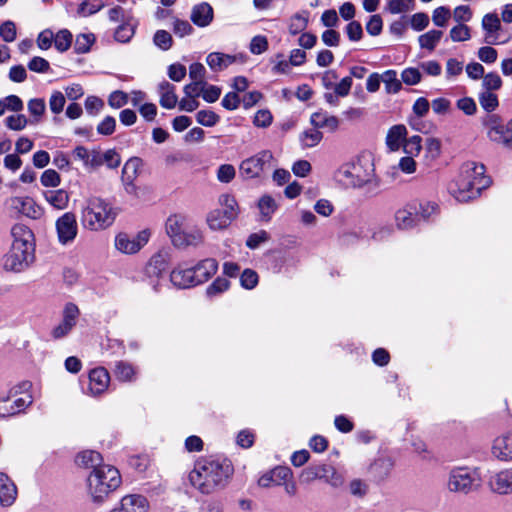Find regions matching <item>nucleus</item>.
<instances>
[{"instance_id":"b1692460","label":"nucleus","mask_w":512,"mask_h":512,"mask_svg":"<svg viewBox=\"0 0 512 512\" xmlns=\"http://www.w3.org/2000/svg\"><path fill=\"white\" fill-rule=\"evenodd\" d=\"M191 268L194 272L196 283L199 285L208 281L217 272L218 263L213 258H207Z\"/></svg>"},{"instance_id":"4468645a","label":"nucleus","mask_w":512,"mask_h":512,"mask_svg":"<svg viewBox=\"0 0 512 512\" xmlns=\"http://www.w3.org/2000/svg\"><path fill=\"white\" fill-rule=\"evenodd\" d=\"M57 238L60 244L69 245L77 237L78 224L73 212H65L55 222Z\"/></svg>"},{"instance_id":"680f3d73","label":"nucleus","mask_w":512,"mask_h":512,"mask_svg":"<svg viewBox=\"0 0 512 512\" xmlns=\"http://www.w3.org/2000/svg\"><path fill=\"white\" fill-rule=\"evenodd\" d=\"M103 7H104V4L102 2L90 3L88 1H83L79 5V7L77 9V13L81 17H87V16L97 13Z\"/></svg>"},{"instance_id":"6e6d98bb","label":"nucleus","mask_w":512,"mask_h":512,"mask_svg":"<svg viewBox=\"0 0 512 512\" xmlns=\"http://www.w3.org/2000/svg\"><path fill=\"white\" fill-rule=\"evenodd\" d=\"M450 38L454 42H463L471 38L470 28L465 24H458L450 30Z\"/></svg>"},{"instance_id":"de8ad7c7","label":"nucleus","mask_w":512,"mask_h":512,"mask_svg":"<svg viewBox=\"0 0 512 512\" xmlns=\"http://www.w3.org/2000/svg\"><path fill=\"white\" fill-rule=\"evenodd\" d=\"M230 286V282L222 277H217L206 289L208 297L217 296L225 292Z\"/></svg>"},{"instance_id":"49530a36","label":"nucleus","mask_w":512,"mask_h":512,"mask_svg":"<svg viewBox=\"0 0 512 512\" xmlns=\"http://www.w3.org/2000/svg\"><path fill=\"white\" fill-rule=\"evenodd\" d=\"M502 86L501 77L495 73L490 72L482 77V87L484 91H496L499 90Z\"/></svg>"},{"instance_id":"a211bd4d","label":"nucleus","mask_w":512,"mask_h":512,"mask_svg":"<svg viewBox=\"0 0 512 512\" xmlns=\"http://www.w3.org/2000/svg\"><path fill=\"white\" fill-rule=\"evenodd\" d=\"M290 478H292V471L290 468L284 466H277L274 469L263 474L258 479V485L263 488L280 486Z\"/></svg>"},{"instance_id":"ea45409f","label":"nucleus","mask_w":512,"mask_h":512,"mask_svg":"<svg viewBox=\"0 0 512 512\" xmlns=\"http://www.w3.org/2000/svg\"><path fill=\"white\" fill-rule=\"evenodd\" d=\"M96 38L93 33H81L76 36L74 49L78 54L89 52L91 46L94 44Z\"/></svg>"},{"instance_id":"f257e3e1","label":"nucleus","mask_w":512,"mask_h":512,"mask_svg":"<svg viewBox=\"0 0 512 512\" xmlns=\"http://www.w3.org/2000/svg\"><path fill=\"white\" fill-rule=\"evenodd\" d=\"M232 471L233 469L227 461L200 458L195 462L188 478L190 484L197 491L209 495L226 485Z\"/></svg>"},{"instance_id":"393cba45","label":"nucleus","mask_w":512,"mask_h":512,"mask_svg":"<svg viewBox=\"0 0 512 512\" xmlns=\"http://www.w3.org/2000/svg\"><path fill=\"white\" fill-rule=\"evenodd\" d=\"M17 497L14 482L3 472H0V505L11 506Z\"/></svg>"},{"instance_id":"6ab92c4d","label":"nucleus","mask_w":512,"mask_h":512,"mask_svg":"<svg viewBox=\"0 0 512 512\" xmlns=\"http://www.w3.org/2000/svg\"><path fill=\"white\" fill-rule=\"evenodd\" d=\"M491 490L499 495L512 494V468L503 469L489 479Z\"/></svg>"},{"instance_id":"4d7b16f0","label":"nucleus","mask_w":512,"mask_h":512,"mask_svg":"<svg viewBox=\"0 0 512 512\" xmlns=\"http://www.w3.org/2000/svg\"><path fill=\"white\" fill-rule=\"evenodd\" d=\"M134 35V27L128 23L121 24L117 27L114 33L116 41L121 43H127Z\"/></svg>"},{"instance_id":"c85d7f7f","label":"nucleus","mask_w":512,"mask_h":512,"mask_svg":"<svg viewBox=\"0 0 512 512\" xmlns=\"http://www.w3.org/2000/svg\"><path fill=\"white\" fill-rule=\"evenodd\" d=\"M407 135V129L404 125H394L388 131L386 137V144L391 151H397L403 146L405 137Z\"/></svg>"},{"instance_id":"09e8293b","label":"nucleus","mask_w":512,"mask_h":512,"mask_svg":"<svg viewBox=\"0 0 512 512\" xmlns=\"http://www.w3.org/2000/svg\"><path fill=\"white\" fill-rule=\"evenodd\" d=\"M258 207L262 217L265 220H269L271 215L276 210V203L272 197L265 195L260 198Z\"/></svg>"},{"instance_id":"dca6fc26","label":"nucleus","mask_w":512,"mask_h":512,"mask_svg":"<svg viewBox=\"0 0 512 512\" xmlns=\"http://www.w3.org/2000/svg\"><path fill=\"white\" fill-rule=\"evenodd\" d=\"M171 259L170 250L162 248L157 251L149 260L146 265V274L149 277H159L168 268Z\"/></svg>"},{"instance_id":"69168bd1","label":"nucleus","mask_w":512,"mask_h":512,"mask_svg":"<svg viewBox=\"0 0 512 512\" xmlns=\"http://www.w3.org/2000/svg\"><path fill=\"white\" fill-rule=\"evenodd\" d=\"M456 106L459 110L468 116L474 115L477 111L476 102L471 97H463L458 99Z\"/></svg>"},{"instance_id":"7c9ffc66","label":"nucleus","mask_w":512,"mask_h":512,"mask_svg":"<svg viewBox=\"0 0 512 512\" xmlns=\"http://www.w3.org/2000/svg\"><path fill=\"white\" fill-rule=\"evenodd\" d=\"M102 456L99 452L94 450H85L80 452L76 457V463L84 468H91L95 470L100 466H104L102 463Z\"/></svg>"},{"instance_id":"c9c22d12","label":"nucleus","mask_w":512,"mask_h":512,"mask_svg":"<svg viewBox=\"0 0 512 512\" xmlns=\"http://www.w3.org/2000/svg\"><path fill=\"white\" fill-rule=\"evenodd\" d=\"M308 11H302L300 13L294 14L289 21V32L292 35H297L298 33L304 31L308 25Z\"/></svg>"},{"instance_id":"423d86ee","label":"nucleus","mask_w":512,"mask_h":512,"mask_svg":"<svg viewBox=\"0 0 512 512\" xmlns=\"http://www.w3.org/2000/svg\"><path fill=\"white\" fill-rule=\"evenodd\" d=\"M337 178L347 187L362 188L369 186L376 189L379 186L373 163L370 159L364 157L342 165L337 171Z\"/></svg>"},{"instance_id":"e2e57ef3","label":"nucleus","mask_w":512,"mask_h":512,"mask_svg":"<svg viewBox=\"0 0 512 512\" xmlns=\"http://www.w3.org/2000/svg\"><path fill=\"white\" fill-rule=\"evenodd\" d=\"M128 100L129 97L127 93L116 90L109 95L108 104L110 107L118 109L125 106L128 103Z\"/></svg>"},{"instance_id":"f8f14e48","label":"nucleus","mask_w":512,"mask_h":512,"mask_svg":"<svg viewBox=\"0 0 512 512\" xmlns=\"http://www.w3.org/2000/svg\"><path fill=\"white\" fill-rule=\"evenodd\" d=\"M150 236V231L146 229L134 236H130L127 233H119L115 237V247L123 254H135L148 243Z\"/></svg>"},{"instance_id":"f3484780","label":"nucleus","mask_w":512,"mask_h":512,"mask_svg":"<svg viewBox=\"0 0 512 512\" xmlns=\"http://www.w3.org/2000/svg\"><path fill=\"white\" fill-rule=\"evenodd\" d=\"M481 27L484 31V42L487 44H498L499 31L502 29L501 19L497 13H487L483 16Z\"/></svg>"},{"instance_id":"0eeeda50","label":"nucleus","mask_w":512,"mask_h":512,"mask_svg":"<svg viewBox=\"0 0 512 512\" xmlns=\"http://www.w3.org/2000/svg\"><path fill=\"white\" fill-rule=\"evenodd\" d=\"M480 486V477L476 469L466 466L454 467L449 471L446 487L448 491L468 495Z\"/></svg>"},{"instance_id":"9d476101","label":"nucleus","mask_w":512,"mask_h":512,"mask_svg":"<svg viewBox=\"0 0 512 512\" xmlns=\"http://www.w3.org/2000/svg\"><path fill=\"white\" fill-rule=\"evenodd\" d=\"M272 160V152L269 150H262L256 155L241 162L239 167L240 174L245 179L260 177L267 168H270Z\"/></svg>"},{"instance_id":"39448f33","label":"nucleus","mask_w":512,"mask_h":512,"mask_svg":"<svg viewBox=\"0 0 512 512\" xmlns=\"http://www.w3.org/2000/svg\"><path fill=\"white\" fill-rule=\"evenodd\" d=\"M121 484L117 468L105 464L92 470L87 478V491L95 503H102Z\"/></svg>"},{"instance_id":"37998d69","label":"nucleus","mask_w":512,"mask_h":512,"mask_svg":"<svg viewBox=\"0 0 512 512\" xmlns=\"http://www.w3.org/2000/svg\"><path fill=\"white\" fill-rule=\"evenodd\" d=\"M478 100L480 106L491 114L499 105L498 97L495 93L490 91H482L479 93Z\"/></svg>"},{"instance_id":"412c9836","label":"nucleus","mask_w":512,"mask_h":512,"mask_svg":"<svg viewBox=\"0 0 512 512\" xmlns=\"http://www.w3.org/2000/svg\"><path fill=\"white\" fill-rule=\"evenodd\" d=\"M492 455L500 461H512V435L504 433L493 440Z\"/></svg>"},{"instance_id":"aec40b11","label":"nucleus","mask_w":512,"mask_h":512,"mask_svg":"<svg viewBox=\"0 0 512 512\" xmlns=\"http://www.w3.org/2000/svg\"><path fill=\"white\" fill-rule=\"evenodd\" d=\"M110 382L108 371L103 368H95L89 373L88 391L93 396H98L105 392Z\"/></svg>"},{"instance_id":"2f4dec72","label":"nucleus","mask_w":512,"mask_h":512,"mask_svg":"<svg viewBox=\"0 0 512 512\" xmlns=\"http://www.w3.org/2000/svg\"><path fill=\"white\" fill-rule=\"evenodd\" d=\"M185 222L186 217L180 214L171 215L166 220V232L171 238L173 244L175 243V239H178L184 231Z\"/></svg>"},{"instance_id":"052dcab7","label":"nucleus","mask_w":512,"mask_h":512,"mask_svg":"<svg viewBox=\"0 0 512 512\" xmlns=\"http://www.w3.org/2000/svg\"><path fill=\"white\" fill-rule=\"evenodd\" d=\"M422 75L418 68L409 67L402 71L401 79L406 85H416L421 81Z\"/></svg>"},{"instance_id":"774afa93","label":"nucleus","mask_w":512,"mask_h":512,"mask_svg":"<svg viewBox=\"0 0 512 512\" xmlns=\"http://www.w3.org/2000/svg\"><path fill=\"white\" fill-rule=\"evenodd\" d=\"M27 118L22 114L10 115L6 118V126L14 131H20L26 127Z\"/></svg>"},{"instance_id":"bb28decb","label":"nucleus","mask_w":512,"mask_h":512,"mask_svg":"<svg viewBox=\"0 0 512 512\" xmlns=\"http://www.w3.org/2000/svg\"><path fill=\"white\" fill-rule=\"evenodd\" d=\"M42 195L46 202L57 210H64L69 205L70 196L64 189L47 190Z\"/></svg>"},{"instance_id":"f704fd0d","label":"nucleus","mask_w":512,"mask_h":512,"mask_svg":"<svg viewBox=\"0 0 512 512\" xmlns=\"http://www.w3.org/2000/svg\"><path fill=\"white\" fill-rule=\"evenodd\" d=\"M114 375L121 382H132L137 377L136 368L129 362L118 361L115 363Z\"/></svg>"},{"instance_id":"cd10ccee","label":"nucleus","mask_w":512,"mask_h":512,"mask_svg":"<svg viewBox=\"0 0 512 512\" xmlns=\"http://www.w3.org/2000/svg\"><path fill=\"white\" fill-rule=\"evenodd\" d=\"M158 92L160 95V105L166 109H173L177 102L178 97L175 93V86L168 81H162L158 85Z\"/></svg>"},{"instance_id":"7ed1b4c3","label":"nucleus","mask_w":512,"mask_h":512,"mask_svg":"<svg viewBox=\"0 0 512 512\" xmlns=\"http://www.w3.org/2000/svg\"><path fill=\"white\" fill-rule=\"evenodd\" d=\"M489 182L483 164L467 162L462 165L457 178L450 183L449 192L457 201L467 202L478 197Z\"/></svg>"},{"instance_id":"13d9d810","label":"nucleus","mask_w":512,"mask_h":512,"mask_svg":"<svg viewBox=\"0 0 512 512\" xmlns=\"http://www.w3.org/2000/svg\"><path fill=\"white\" fill-rule=\"evenodd\" d=\"M273 116L268 109L258 110L253 118V124L259 128H267L271 125Z\"/></svg>"},{"instance_id":"8fccbe9b","label":"nucleus","mask_w":512,"mask_h":512,"mask_svg":"<svg viewBox=\"0 0 512 512\" xmlns=\"http://www.w3.org/2000/svg\"><path fill=\"white\" fill-rule=\"evenodd\" d=\"M219 119V116L212 110H200L196 114L197 122L206 127L215 126Z\"/></svg>"},{"instance_id":"ddd939ff","label":"nucleus","mask_w":512,"mask_h":512,"mask_svg":"<svg viewBox=\"0 0 512 512\" xmlns=\"http://www.w3.org/2000/svg\"><path fill=\"white\" fill-rule=\"evenodd\" d=\"M80 316V310L74 303L65 304L62 311V319L58 325L51 330V337L59 340L68 336L76 326Z\"/></svg>"},{"instance_id":"1a4fd4ad","label":"nucleus","mask_w":512,"mask_h":512,"mask_svg":"<svg viewBox=\"0 0 512 512\" xmlns=\"http://www.w3.org/2000/svg\"><path fill=\"white\" fill-rule=\"evenodd\" d=\"M222 208L212 210L207 215V224L212 230H222L237 216V202L234 197L224 194L219 198Z\"/></svg>"},{"instance_id":"a19ab883","label":"nucleus","mask_w":512,"mask_h":512,"mask_svg":"<svg viewBox=\"0 0 512 512\" xmlns=\"http://www.w3.org/2000/svg\"><path fill=\"white\" fill-rule=\"evenodd\" d=\"M322 133L316 128L313 127L311 129L305 130L300 135V141L303 147L312 148L319 144L322 140Z\"/></svg>"},{"instance_id":"a878e982","label":"nucleus","mask_w":512,"mask_h":512,"mask_svg":"<svg viewBox=\"0 0 512 512\" xmlns=\"http://www.w3.org/2000/svg\"><path fill=\"white\" fill-rule=\"evenodd\" d=\"M170 279L179 288H190L197 285L192 268H175L170 274Z\"/></svg>"},{"instance_id":"bf43d9fd","label":"nucleus","mask_w":512,"mask_h":512,"mask_svg":"<svg viewBox=\"0 0 512 512\" xmlns=\"http://www.w3.org/2000/svg\"><path fill=\"white\" fill-rule=\"evenodd\" d=\"M65 102V95L60 91H54L49 99V108L54 114H59L63 111Z\"/></svg>"},{"instance_id":"72a5a7b5","label":"nucleus","mask_w":512,"mask_h":512,"mask_svg":"<svg viewBox=\"0 0 512 512\" xmlns=\"http://www.w3.org/2000/svg\"><path fill=\"white\" fill-rule=\"evenodd\" d=\"M311 123L314 127L327 128L330 131H336L339 126V120L336 116L328 115L326 112H315L311 115Z\"/></svg>"},{"instance_id":"473e14b6","label":"nucleus","mask_w":512,"mask_h":512,"mask_svg":"<svg viewBox=\"0 0 512 512\" xmlns=\"http://www.w3.org/2000/svg\"><path fill=\"white\" fill-rule=\"evenodd\" d=\"M203 239V233L199 229H192L190 231L184 229L181 236L175 239L174 246L178 248L198 246L203 243Z\"/></svg>"},{"instance_id":"9b49d317","label":"nucleus","mask_w":512,"mask_h":512,"mask_svg":"<svg viewBox=\"0 0 512 512\" xmlns=\"http://www.w3.org/2000/svg\"><path fill=\"white\" fill-rule=\"evenodd\" d=\"M32 404V396L16 397L11 391L0 393V418L19 414Z\"/></svg>"},{"instance_id":"c03bdc74","label":"nucleus","mask_w":512,"mask_h":512,"mask_svg":"<svg viewBox=\"0 0 512 512\" xmlns=\"http://www.w3.org/2000/svg\"><path fill=\"white\" fill-rule=\"evenodd\" d=\"M392 466L393 464L389 459H379L371 465L370 471L377 478L383 479L386 476H388L392 469Z\"/></svg>"},{"instance_id":"5fc2aeb1","label":"nucleus","mask_w":512,"mask_h":512,"mask_svg":"<svg viewBox=\"0 0 512 512\" xmlns=\"http://www.w3.org/2000/svg\"><path fill=\"white\" fill-rule=\"evenodd\" d=\"M450 17L451 12L449 8L440 6L433 11L432 21L437 27H445Z\"/></svg>"},{"instance_id":"6e6552de","label":"nucleus","mask_w":512,"mask_h":512,"mask_svg":"<svg viewBox=\"0 0 512 512\" xmlns=\"http://www.w3.org/2000/svg\"><path fill=\"white\" fill-rule=\"evenodd\" d=\"M482 124L490 141L512 149V119L505 125L500 115L487 114Z\"/></svg>"},{"instance_id":"c756f323","label":"nucleus","mask_w":512,"mask_h":512,"mask_svg":"<svg viewBox=\"0 0 512 512\" xmlns=\"http://www.w3.org/2000/svg\"><path fill=\"white\" fill-rule=\"evenodd\" d=\"M235 56L220 52H211L206 58V62L211 70L222 71L235 62Z\"/></svg>"},{"instance_id":"864d4df0","label":"nucleus","mask_w":512,"mask_h":512,"mask_svg":"<svg viewBox=\"0 0 512 512\" xmlns=\"http://www.w3.org/2000/svg\"><path fill=\"white\" fill-rule=\"evenodd\" d=\"M154 44L160 49L166 51L173 44L172 36L165 30H157L153 37Z\"/></svg>"},{"instance_id":"4be33fe9","label":"nucleus","mask_w":512,"mask_h":512,"mask_svg":"<svg viewBox=\"0 0 512 512\" xmlns=\"http://www.w3.org/2000/svg\"><path fill=\"white\" fill-rule=\"evenodd\" d=\"M149 504L147 499L141 495H127L121 499L119 507L111 512H147Z\"/></svg>"},{"instance_id":"4c0bfd02","label":"nucleus","mask_w":512,"mask_h":512,"mask_svg":"<svg viewBox=\"0 0 512 512\" xmlns=\"http://www.w3.org/2000/svg\"><path fill=\"white\" fill-rule=\"evenodd\" d=\"M73 35L68 29H61L54 34V46L60 53L66 52L72 44Z\"/></svg>"},{"instance_id":"58836bf2","label":"nucleus","mask_w":512,"mask_h":512,"mask_svg":"<svg viewBox=\"0 0 512 512\" xmlns=\"http://www.w3.org/2000/svg\"><path fill=\"white\" fill-rule=\"evenodd\" d=\"M382 81L385 84L387 93L396 94L400 91L402 84L397 78V72L395 70H387L381 75Z\"/></svg>"},{"instance_id":"a18cd8bd","label":"nucleus","mask_w":512,"mask_h":512,"mask_svg":"<svg viewBox=\"0 0 512 512\" xmlns=\"http://www.w3.org/2000/svg\"><path fill=\"white\" fill-rule=\"evenodd\" d=\"M0 37L4 42L11 43L17 38V29L13 21H4L0 26Z\"/></svg>"},{"instance_id":"e433bc0d","label":"nucleus","mask_w":512,"mask_h":512,"mask_svg":"<svg viewBox=\"0 0 512 512\" xmlns=\"http://www.w3.org/2000/svg\"><path fill=\"white\" fill-rule=\"evenodd\" d=\"M443 32L440 30H430L419 36L418 41L421 48L433 51L440 41Z\"/></svg>"},{"instance_id":"f03ea898","label":"nucleus","mask_w":512,"mask_h":512,"mask_svg":"<svg viewBox=\"0 0 512 512\" xmlns=\"http://www.w3.org/2000/svg\"><path fill=\"white\" fill-rule=\"evenodd\" d=\"M11 235L13 242L10 251L3 258V268L6 271L22 272L35 258L34 234L27 226L15 224Z\"/></svg>"},{"instance_id":"79ce46f5","label":"nucleus","mask_w":512,"mask_h":512,"mask_svg":"<svg viewBox=\"0 0 512 512\" xmlns=\"http://www.w3.org/2000/svg\"><path fill=\"white\" fill-rule=\"evenodd\" d=\"M396 226L401 230H407L415 225V217L413 213L407 209H399L395 213Z\"/></svg>"},{"instance_id":"3c124183","label":"nucleus","mask_w":512,"mask_h":512,"mask_svg":"<svg viewBox=\"0 0 512 512\" xmlns=\"http://www.w3.org/2000/svg\"><path fill=\"white\" fill-rule=\"evenodd\" d=\"M259 277L256 271L245 269L240 276V284L244 289L251 290L258 284Z\"/></svg>"},{"instance_id":"603ef678","label":"nucleus","mask_w":512,"mask_h":512,"mask_svg":"<svg viewBox=\"0 0 512 512\" xmlns=\"http://www.w3.org/2000/svg\"><path fill=\"white\" fill-rule=\"evenodd\" d=\"M40 182L44 187H57L61 183L59 173L54 169L45 170L40 177Z\"/></svg>"},{"instance_id":"2eb2a0df","label":"nucleus","mask_w":512,"mask_h":512,"mask_svg":"<svg viewBox=\"0 0 512 512\" xmlns=\"http://www.w3.org/2000/svg\"><path fill=\"white\" fill-rule=\"evenodd\" d=\"M11 210L20 213L31 219H39L43 216L44 210L31 197L14 196L8 200Z\"/></svg>"},{"instance_id":"0e129e2a","label":"nucleus","mask_w":512,"mask_h":512,"mask_svg":"<svg viewBox=\"0 0 512 512\" xmlns=\"http://www.w3.org/2000/svg\"><path fill=\"white\" fill-rule=\"evenodd\" d=\"M28 69L30 71L36 72V73H47L50 70V64L49 62L39 56L33 57L27 65Z\"/></svg>"},{"instance_id":"20e7f679","label":"nucleus","mask_w":512,"mask_h":512,"mask_svg":"<svg viewBox=\"0 0 512 512\" xmlns=\"http://www.w3.org/2000/svg\"><path fill=\"white\" fill-rule=\"evenodd\" d=\"M118 215L108 200L98 196L88 197L81 208V223L90 231H102L112 226Z\"/></svg>"},{"instance_id":"338daca9","label":"nucleus","mask_w":512,"mask_h":512,"mask_svg":"<svg viewBox=\"0 0 512 512\" xmlns=\"http://www.w3.org/2000/svg\"><path fill=\"white\" fill-rule=\"evenodd\" d=\"M422 138L419 135H414L403 143L405 153L409 155H418L421 151Z\"/></svg>"},{"instance_id":"5701e85b","label":"nucleus","mask_w":512,"mask_h":512,"mask_svg":"<svg viewBox=\"0 0 512 512\" xmlns=\"http://www.w3.org/2000/svg\"><path fill=\"white\" fill-rule=\"evenodd\" d=\"M214 18V11L212 6L207 2L199 3L193 6L191 10L190 19L198 27L209 26Z\"/></svg>"}]
</instances>
